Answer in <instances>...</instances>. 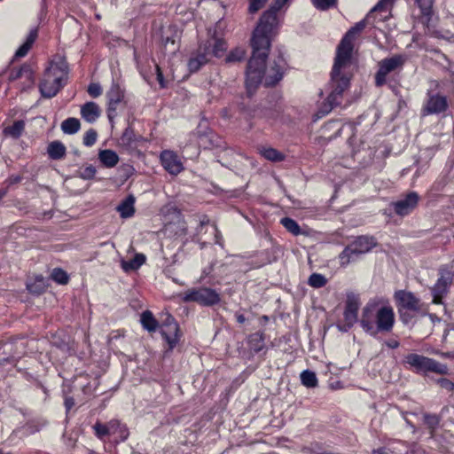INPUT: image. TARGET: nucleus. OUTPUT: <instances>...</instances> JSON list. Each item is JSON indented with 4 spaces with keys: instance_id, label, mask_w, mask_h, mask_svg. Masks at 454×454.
<instances>
[{
    "instance_id": "5fc2aeb1",
    "label": "nucleus",
    "mask_w": 454,
    "mask_h": 454,
    "mask_svg": "<svg viewBox=\"0 0 454 454\" xmlns=\"http://www.w3.org/2000/svg\"><path fill=\"white\" fill-rule=\"evenodd\" d=\"M384 344L389 348H397L400 345L399 341L395 339L387 340Z\"/></svg>"
},
{
    "instance_id": "13d9d810",
    "label": "nucleus",
    "mask_w": 454,
    "mask_h": 454,
    "mask_svg": "<svg viewBox=\"0 0 454 454\" xmlns=\"http://www.w3.org/2000/svg\"><path fill=\"white\" fill-rule=\"evenodd\" d=\"M390 453H391L390 450L386 447H380L378 449H374L372 451V454H390Z\"/></svg>"
},
{
    "instance_id": "bb28decb",
    "label": "nucleus",
    "mask_w": 454,
    "mask_h": 454,
    "mask_svg": "<svg viewBox=\"0 0 454 454\" xmlns=\"http://www.w3.org/2000/svg\"><path fill=\"white\" fill-rule=\"evenodd\" d=\"M81 128L80 121L74 117H69L62 121L61 129L65 134L72 135L79 131Z\"/></svg>"
},
{
    "instance_id": "603ef678",
    "label": "nucleus",
    "mask_w": 454,
    "mask_h": 454,
    "mask_svg": "<svg viewBox=\"0 0 454 454\" xmlns=\"http://www.w3.org/2000/svg\"><path fill=\"white\" fill-rule=\"evenodd\" d=\"M155 67H156L157 80H158L160 87L165 88L167 86V83L164 80L163 74L160 70V67L157 64L155 65Z\"/></svg>"
},
{
    "instance_id": "4c0bfd02",
    "label": "nucleus",
    "mask_w": 454,
    "mask_h": 454,
    "mask_svg": "<svg viewBox=\"0 0 454 454\" xmlns=\"http://www.w3.org/2000/svg\"><path fill=\"white\" fill-rule=\"evenodd\" d=\"M97 173V169L93 165H86L77 170L76 176L83 180L92 179Z\"/></svg>"
},
{
    "instance_id": "f3484780",
    "label": "nucleus",
    "mask_w": 454,
    "mask_h": 454,
    "mask_svg": "<svg viewBox=\"0 0 454 454\" xmlns=\"http://www.w3.org/2000/svg\"><path fill=\"white\" fill-rule=\"evenodd\" d=\"M380 321L377 325H374L375 336L379 333H389L392 331L395 324V313L394 309L389 305H384L382 313L380 315Z\"/></svg>"
},
{
    "instance_id": "a211bd4d",
    "label": "nucleus",
    "mask_w": 454,
    "mask_h": 454,
    "mask_svg": "<svg viewBox=\"0 0 454 454\" xmlns=\"http://www.w3.org/2000/svg\"><path fill=\"white\" fill-rule=\"evenodd\" d=\"M395 298L397 305L412 311H418L420 309V301L412 293L399 290L395 292Z\"/></svg>"
},
{
    "instance_id": "8fccbe9b",
    "label": "nucleus",
    "mask_w": 454,
    "mask_h": 454,
    "mask_svg": "<svg viewBox=\"0 0 454 454\" xmlns=\"http://www.w3.org/2000/svg\"><path fill=\"white\" fill-rule=\"evenodd\" d=\"M317 449H320L317 443H311L309 446L301 447L300 451L301 454H315Z\"/></svg>"
},
{
    "instance_id": "ddd939ff",
    "label": "nucleus",
    "mask_w": 454,
    "mask_h": 454,
    "mask_svg": "<svg viewBox=\"0 0 454 454\" xmlns=\"http://www.w3.org/2000/svg\"><path fill=\"white\" fill-rule=\"evenodd\" d=\"M160 333L168 345V348L173 349L179 341V327L175 318L169 315H166V318L162 323Z\"/></svg>"
},
{
    "instance_id": "864d4df0",
    "label": "nucleus",
    "mask_w": 454,
    "mask_h": 454,
    "mask_svg": "<svg viewBox=\"0 0 454 454\" xmlns=\"http://www.w3.org/2000/svg\"><path fill=\"white\" fill-rule=\"evenodd\" d=\"M213 229H214V233H215V243L218 244L219 246L223 247V237H222L221 232L218 231L217 227L215 224L213 225Z\"/></svg>"
},
{
    "instance_id": "052dcab7",
    "label": "nucleus",
    "mask_w": 454,
    "mask_h": 454,
    "mask_svg": "<svg viewBox=\"0 0 454 454\" xmlns=\"http://www.w3.org/2000/svg\"><path fill=\"white\" fill-rule=\"evenodd\" d=\"M422 450L418 446H413L406 454H422Z\"/></svg>"
},
{
    "instance_id": "680f3d73",
    "label": "nucleus",
    "mask_w": 454,
    "mask_h": 454,
    "mask_svg": "<svg viewBox=\"0 0 454 454\" xmlns=\"http://www.w3.org/2000/svg\"><path fill=\"white\" fill-rule=\"evenodd\" d=\"M214 265L215 264L212 263L210 266L205 268L202 271V277L209 276L211 274V272L213 271Z\"/></svg>"
},
{
    "instance_id": "b1692460",
    "label": "nucleus",
    "mask_w": 454,
    "mask_h": 454,
    "mask_svg": "<svg viewBox=\"0 0 454 454\" xmlns=\"http://www.w3.org/2000/svg\"><path fill=\"white\" fill-rule=\"evenodd\" d=\"M98 159L106 168H114L119 161L118 154L110 149L100 150Z\"/></svg>"
},
{
    "instance_id": "4468645a",
    "label": "nucleus",
    "mask_w": 454,
    "mask_h": 454,
    "mask_svg": "<svg viewBox=\"0 0 454 454\" xmlns=\"http://www.w3.org/2000/svg\"><path fill=\"white\" fill-rule=\"evenodd\" d=\"M418 202L419 195L416 192H411L405 197L392 202L389 205V208L396 215L405 216L412 212V210L417 207Z\"/></svg>"
},
{
    "instance_id": "f8f14e48",
    "label": "nucleus",
    "mask_w": 454,
    "mask_h": 454,
    "mask_svg": "<svg viewBox=\"0 0 454 454\" xmlns=\"http://www.w3.org/2000/svg\"><path fill=\"white\" fill-rule=\"evenodd\" d=\"M108 99L107 117L111 122L117 115V110L123 105L124 90L121 86L113 82L110 90L106 93Z\"/></svg>"
},
{
    "instance_id": "338daca9",
    "label": "nucleus",
    "mask_w": 454,
    "mask_h": 454,
    "mask_svg": "<svg viewBox=\"0 0 454 454\" xmlns=\"http://www.w3.org/2000/svg\"><path fill=\"white\" fill-rule=\"evenodd\" d=\"M237 321L240 324L244 323L246 321V317L244 315H237Z\"/></svg>"
},
{
    "instance_id": "e433bc0d",
    "label": "nucleus",
    "mask_w": 454,
    "mask_h": 454,
    "mask_svg": "<svg viewBox=\"0 0 454 454\" xmlns=\"http://www.w3.org/2000/svg\"><path fill=\"white\" fill-rule=\"evenodd\" d=\"M27 286L31 293L41 294L46 288L47 284L45 278L39 275L35 277L34 283L27 284Z\"/></svg>"
},
{
    "instance_id": "c756f323",
    "label": "nucleus",
    "mask_w": 454,
    "mask_h": 454,
    "mask_svg": "<svg viewBox=\"0 0 454 454\" xmlns=\"http://www.w3.org/2000/svg\"><path fill=\"white\" fill-rule=\"evenodd\" d=\"M283 113V108L280 105L277 104L273 107L265 108L262 110V117L265 118L270 123H273L277 121L281 114Z\"/></svg>"
},
{
    "instance_id": "3c124183",
    "label": "nucleus",
    "mask_w": 454,
    "mask_h": 454,
    "mask_svg": "<svg viewBox=\"0 0 454 454\" xmlns=\"http://www.w3.org/2000/svg\"><path fill=\"white\" fill-rule=\"evenodd\" d=\"M21 80H23L22 90L31 88L35 83V75L33 69L31 68V76L29 78H22Z\"/></svg>"
},
{
    "instance_id": "f257e3e1",
    "label": "nucleus",
    "mask_w": 454,
    "mask_h": 454,
    "mask_svg": "<svg viewBox=\"0 0 454 454\" xmlns=\"http://www.w3.org/2000/svg\"><path fill=\"white\" fill-rule=\"evenodd\" d=\"M289 1L275 0L270 9L263 12L253 32V54L248 60L246 72V87L249 95L253 94L262 81L265 86H273L283 78L286 61L282 53L270 62L269 67H266L265 64L271 40L276 35L277 12Z\"/></svg>"
},
{
    "instance_id": "37998d69",
    "label": "nucleus",
    "mask_w": 454,
    "mask_h": 454,
    "mask_svg": "<svg viewBox=\"0 0 454 454\" xmlns=\"http://www.w3.org/2000/svg\"><path fill=\"white\" fill-rule=\"evenodd\" d=\"M97 137V131L93 129H89L83 136V145L88 147L92 146L96 143Z\"/></svg>"
},
{
    "instance_id": "79ce46f5",
    "label": "nucleus",
    "mask_w": 454,
    "mask_h": 454,
    "mask_svg": "<svg viewBox=\"0 0 454 454\" xmlns=\"http://www.w3.org/2000/svg\"><path fill=\"white\" fill-rule=\"evenodd\" d=\"M51 278L61 285L67 284L68 282V276L65 270L59 268L53 269L51 272Z\"/></svg>"
},
{
    "instance_id": "a19ab883",
    "label": "nucleus",
    "mask_w": 454,
    "mask_h": 454,
    "mask_svg": "<svg viewBox=\"0 0 454 454\" xmlns=\"http://www.w3.org/2000/svg\"><path fill=\"white\" fill-rule=\"evenodd\" d=\"M424 423L430 429L431 433H433L440 424V418L434 414H425Z\"/></svg>"
},
{
    "instance_id": "6ab92c4d",
    "label": "nucleus",
    "mask_w": 454,
    "mask_h": 454,
    "mask_svg": "<svg viewBox=\"0 0 454 454\" xmlns=\"http://www.w3.org/2000/svg\"><path fill=\"white\" fill-rule=\"evenodd\" d=\"M100 115L101 109L99 106L95 102H87L81 107V116L85 121L89 123L95 122Z\"/></svg>"
},
{
    "instance_id": "4d7b16f0",
    "label": "nucleus",
    "mask_w": 454,
    "mask_h": 454,
    "mask_svg": "<svg viewBox=\"0 0 454 454\" xmlns=\"http://www.w3.org/2000/svg\"><path fill=\"white\" fill-rule=\"evenodd\" d=\"M208 219L207 217H204L202 220H200V226L198 227L197 231V236H199L201 232H203L206 225L208 223Z\"/></svg>"
},
{
    "instance_id": "c9c22d12",
    "label": "nucleus",
    "mask_w": 454,
    "mask_h": 454,
    "mask_svg": "<svg viewBox=\"0 0 454 454\" xmlns=\"http://www.w3.org/2000/svg\"><path fill=\"white\" fill-rule=\"evenodd\" d=\"M301 381L307 387H315L317 386V378L315 372L305 370L301 373Z\"/></svg>"
},
{
    "instance_id": "393cba45",
    "label": "nucleus",
    "mask_w": 454,
    "mask_h": 454,
    "mask_svg": "<svg viewBox=\"0 0 454 454\" xmlns=\"http://www.w3.org/2000/svg\"><path fill=\"white\" fill-rule=\"evenodd\" d=\"M145 256L143 254H137L133 259L129 261L121 260V266L125 272L137 270L145 262Z\"/></svg>"
},
{
    "instance_id": "2f4dec72",
    "label": "nucleus",
    "mask_w": 454,
    "mask_h": 454,
    "mask_svg": "<svg viewBox=\"0 0 454 454\" xmlns=\"http://www.w3.org/2000/svg\"><path fill=\"white\" fill-rule=\"evenodd\" d=\"M30 76L31 66L28 64H24L19 69H12L10 73L9 79L11 81H16L22 78H29Z\"/></svg>"
},
{
    "instance_id": "4be33fe9",
    "label": "nucleus",
    "mask_w": 454,
    "mask_h": 454,
    "mask_svg": "<svg viewBox=\"0 0 454 454\" xmlns=\"http://www.w3.org/2000/svg\"><path fill=\"white\" fill-rule=\"evenodd\" d=\"M38 35L37 28H33L29 31V34L27 35L26 41L24 43L19 47V49L15 52L16 58H23L25 57L29 50L31 49L33 43L36 40Z\"/></svg>"
},
{
    "instance_id": "7c9ffc66",
    "label": "nucleus",
    "mask_w": 454,
    "mask_h": 454,
    "mask_svg": "<svg viewBox=\"0 0 454 454\" xmlns=\"http://www.w3.org/2000/svg\"><path fill=\"white\" fill-rule=\"evenodd\" d=\"M249 347L254 352H260L264 348V336L262 333H254L249 336L248 339Z\"/></svg>"
},
{
    "instance_id": "473e14b6",
    "label": "nucleus",
    "mask_w": 454,
    "mask_h": 454,
    "mask_svg": "<svg viewBox=\"0 0 454 454\" xmlns=\"http://www.w3.org/2000/svg\"><path fill=\"white\" fill-rule=\"evenodd\" d=\"M321 130H322V134L324 136L326 135L327 131H332L333 130V134L328 136V138L332 139L333 137H337L338 136H340V133L341 131V125H340L339 121L333 120V121H330L326 122L322 127Z\"/></svg>"
},
{
    "instance_id": "cd10ccee",
    "label": "nucleus",
    "mask_w": 454,
    "mask_h": 454,
    "mask_svg": "<svg viewBox=\"0 0 454 454\" xmlns=\"http://www.w3.org/2000/svg\"><path fill=\"white\" fill-rule=\"evenodd\" d=\"M141 324L148 332H155L158 328V322L153 313L149 310L144 311L141 315Z\"/></svg>"
},
{
    "instance_id": "20e7f679",
    "label": "nucleus",
    "mask_w": 454,
    "mask_h": 454,
    "mask_svg": "<svg viewBox=\"0 0 454 454\" xmlns=\"http://www.w3.org/2000/svg\"><path fill=\"white\" fill-rule=\"evenodd\" d=\"M208 35L209 38L199 45L197 51L188 61V69L192 73L200 70V68L208 63L213 57H223L227 50L226 42L216 35L215 30L212 33L209 29Z\"/></svg>"
},
{
    "instance_id": "412c9836",
    "label": "nucleus",
    "mask_w": 454,
    "mask_h": 454,
    "mask_svg": "<svg viewBox=\"0 0 454 454\" xmlns=\"http://www.w3.org/2000/svg\"><path fill=\"white\" fill-rule=\"evenodd\" d=\"M136 199L130 194L124 200L121 201L120 205L117 207V211L120 213V215L122 218H129L135 213V205Z\"/></svg>"
},
{
    "instance_id": "f03ea898",
    "label": "nucleus",
    "mask_w": 454,
    "mask_h": 454,
    "mask_svg": "<svg viewBox=\"0 0 454 454\" xmlns=\"http://www.w3.org/2000/svg\"><path fill=\"white\" fill-rule=\"evenodd\" d=\"M393 1L380 0L366 17L352 27L340 41L337 47L336 57L331 73L332 90L327 97L325 104L320 110L323 115L328 114L333 107L340 104L342 94L349 86L350 75L348 68L351 65V56L354 48L353 41L356 35L362 32L367 24L372 22L375 12H387Z\"/></svg>"
},
{
    "instance_id": "5701e85b",
    "label": "nucleus",
    "mask_w": 454,
    "mask_h": 454,
    "mask_svg": "<svg viewBox=\"0 0 454 454\" xmlns=\"http://www.w3.org/2000/svg\"><path fill=\"white\" fill-rule=\"evenodd\" d=\"M66 146L60 141L55 140L51 142L47 147V153L52 160H61L66 155Z\"/></svg>"
},
{
    "instance_id": "69168bd1",
    "label": "nucleus",
    "mask_w": 454,
    "mask_h": 454,
    "mask_svg": "<svg viewBox=\"0 0 454 454\" xmlns=\"http://www.w3.org/2000/svg\"><path fill=\"white\" fill-rule=\"evenodd\" d=\"M131 133H132V131L130 129H127L125 130V132L123 133V138L127 137V139L129 141Z\"/></svg>"
},
{
    "instance_id": "7ed1b4c3",
    "label": "nucleus",
    "mask_w": 454,
    "mask_h": 454,
    "mask_svg": "<svg viewBox=\"0 0 454 454\" xmlns=\"http://www.w3.org/2000/svg\"><path fill=\"white\" fill-rule=\"evenodd\" d=\"M68 66L60 56L51 60L45 69L39 83V90L43 98H51L67 84Z\"/></svg>"
},
{
    "instance_id": "a18cd8bd",
    "label": "nucleus",
    "mask_w": 454,
    "mask_h": 454,
    "mask_svg": "<svg viewBox=\"0 0 454 454\" xmlns=\"http://www.w3.org/2000/svg\"><path fill=\"white\" fill-rule=\"evenodd\" d=\"M416 2L423 15H430L434 0H416Z\"/></svg>"
},
{
    "instance_id": "e2e57ef3",
    "label": "nucleus",
    "mask_w": 454,
    "mask_h": 454,
    "mask_svg": "<svg viewBox=\"0 0 454 454\" xmlns=\"http://www.w3.org/2000/svg\"><path fill=\"white\" fill-rule=\"evenodd\" d=\"M162 42L165 44V46H167L168 43L174 44L176 42V39L173 37L167 36L166 38L162 37Z\"/></svg>"
},
{
    "instance_id": "39448f33",
    "label": "nucleus",
    "mask_w": 454,
    "mask_h": 454,
    "mask_svg": "<svg viewBox=\"0 0 454 454\" xmlns=\"http://www.w3.org/2000/svg\"><path fill=\"white\" fill-rule=\"evenodd\" d=\"M404 363L418 374L427 375L429 372H434L440 375H445L449 372L446 364L416 353L408 354L404 358Z\"/></svg>"
},
{
    "instance_id": "bf43d9fd",
    "label": "nucleus",
    "mask_w": 454,
    "mask_h": 454,
    "mask_svg": "<svg viewBox=\"0 0 454 454\" xmlns=\"http://www.w3.org/2000/svg\"><path fill=\"white\" fill-rule=\"evenodd\" d=\"M74 405V401L72 397H67L65 400V406L67 411H69Z\"/></svg>"
},
{
    "instance_id": "49530a36",
    "label": "nucleus",
    "mask_w": 454,
    "mask_h": 454,
    "mask_svg": "<svg viewBox=\"0 0 454 454\" xmlns=\"http://www.w3.org/2000/svg\"><path fill=\"white\" fill-rule=\"evenodd\" d=\"M436 383L442 388L447 390L448 392H453L454 391V382L451 380L446 379V378H440L436 380Z\"/></svg>"
},
{
    "instance_id": "72a5a7b5",
    "label": "nucleus",
    "mask_w": 454,
    "mask_h": 454,
    "mask_svg": "<svg viewBox=\"0 0 454 454\" xmlns=\"http://www.w3.org/2000/svg\"><path fill=\"white\" fill-rule=\"evenodd\" d=\"M280 223L290 233L294 236L304 234L298 223L292 218L284 217L280 220Z\"/></svg>"
},
{
    "instance_id": "dca6fc26",
    "label": "nucleus",
    "mask_w": 454,
    "mask_h": 454,
    "mask_svg": "<svg viewBox=\"0 0 454 454\" xmlns=\"http://www.w3.org/2000/svg\"><path fill=\"white\" fill-rule=\"evenodd\" d=\"M160 161L165 170L171 175L176 176L184 169L182 161L172 151H163L160 153Z\"/></svg>"
},
{
    "instance_id": "58836bf2",
    "label": "nucleus",
    "mask_w": 454,
    "mask_h": 454,
    "mask_svg": "<svg viewBox=\"0 0 454 454\" xmlns=\"http://www.w3.org/2000/svg\"><path fill=\"white\" fill-rule=\"evenodd\" d=\"M327 279L325 277L319 273H313L308 280V284L314 288H320L325 286Z\"/></svg>"
},
{
    "instance_id": "de8ad7c7",
    "label": "nucleus",
    "mask_w": 454,
    "mask_h": 454,
    "mask_svg": "<svg viewBox=\"0 0 454 454\" xmlns=\"http://www.w3.org/2000/svg\"><path fill=\"white\" fill-rule=\"evenodd\" d=\"M266 4V0H249V12L254 13L262 9Z\"/></svg>"
},
{
    "instance_id": "6e6d98bb",
    "label": "nucleus",
    "mask_w": 454,
    "mask_h": 454,
    "mask_svg": "<svg viewBox=\"0 0 454 454\" xmlns=\"http://www.w3.org/2000/svg\"><path fill=\"white\" fill-rule=\"evenodd\" d=\"M220 115L222 118L225 119V120H231V117H232V114H231V109L225 107V108H223L220 112Z\"/></svg>"
},
{
    "instance_id": "2eb2a0df",
    "label": "nucleus",
    "mask_w": 454,
    "mask_h": 454,
    "mask_svg": "<svg viewBox=\"0 0 454 454\" xmlns=\"http://www.w3.org/2000/svg\"><path fill=\"white\" fill-rule=\"evenodd\" d=\"M448 108L447 98L440 94H429L422 108L423 115L439 114Z\"/></svg>"
},
{
    "instance_id": "6e6552de",
    "label": "nucleus",
    "mask_w": 454,
    "mask_h": 454,
    "mask_svg": "<svg viewBox=\"0 0 454 454\" xmlns=\"http://www.w3.org/2000/svg\"><path fill=\"white\" fill-rule=\"evenodd\" d=\"M180 296L184 302H197L203 306H213L220 302V294L208 287L190 288Z\"/></svg>"
},
{
    "instance_id": "c03bdc74",
    "label": "nucleus",
    "mask_w": 454,
    "mask_h": 454,
    "mask_svg": "<svg viewBox=\"0 0 454 454\" xmlns=\"http://www.w3.org/2000/svg\"><path fill=\"white\" fill-rule=\"evenodd\" d=\"M337 0H311L313 5L318 10H327L335 5Z\"/></svg>"
},
{
    "instance_id": "c85d7f7f",
    "label": "nucleus",
    "mask_w": 454,
    "mask_h": 454,
    "mask_svg": "<svg viewBox=\"0 0 454 454\" xmlns=\"http://www.w3.org/2000/svg\"><path fill=\"white\" fill-rule=\"evenodd\" d=\"M259 152L262 156L270 161L278 162L285 159V155L282 153L272 147H261L259 148Z\"/></svg>"
},
{
    "instance_id": "09e8293b",
    "label": "nucleus",
    "mask_w": 454,
    "mask_h": 454,
    "mask_svg": "<svg viewBox=\"0 0 454 454\" xmlns=\"http://www.w3.org/2000/svg\"><path fill=\"white\" fill-rule=\"evenodd\" d=\"M88 93L92 98H98L102 94V88L98 83H90L88 87Z\"/></svg>"
},
{
    "instance_id": "9d476101",
    "label": "nucleus",
    "mask_w": 454,
    "mask_h": 454,
    "mask_svg": "<svg viewBox=\"0 0 454 454\" xmlns=\"http://www.w3.org/2000/svg\"><path fill=\"white\" fill-rule=\"evenodd\" d=\"M361 302L359 296L354 293L347 294L344 309V323L338 325V328L341 332H348L358 320V310Z\"/></svg>"
},
{
    "instance_id": "9b49d317",
    "label": "nucleus",
    "mask_w": 454,
    "mask_h": 454,
    "mask_svg": "<svg viewBox=\"0 0 454 454\" xmlns=\"http://www.w3.org/2000/svg\"><path fill=\"white\" fill-rule=\"evenodd\" d=\"M384 305L376 302H369L363 309L360 325L364 332L375 336V327L380 321V315L382 313Z\"/></svg>"
},
{
    "instance_id": "aec40b11",
    "label": "nucleus",
    "mask_w": 454,
    "mask_h": 454,
    "mask_svg": "<svg viewBox=\"0 0 454 454\" xmlns=\"http://www.w3.org/2000/svg\"><path fill=\"white\" fill-rule=\"evenodd\" d=\"M109 424V430H110V436H114L115 441H125L129 436V431L128 428L124 424H121L117 419H113L108 422Z\"/></svg>"
},
{
    "instance_id": "423d86ee",
    "label": "nucleus",
    "mask_w": 454,
    "mask_h": 454,
    "mask_svg": "<svg viewBox=\"0 0 454 454\" xmlns=\"http://www.w3.org/2000/svg\"><path fill=\"white\" fill-rule=\"evenodd\" d=\"M377 242L372 236H359L340 254V262L341 265H348L350 262L356 260L361 254L370 252Z\"/></svg>"
},
{
    "instance_id": "0eeeda50",
    "label": "nucleus",
    "mask_w": 454,
    "mask_h": 454,
    "mask_svg": "<svg viewBox=\"0 0 454 454\" xmlns=\"http://www.w3.org/2000/svg\"><path fill=\"white\" fill-rule=\"evenodd\" d=\"M454 278V264L442 265L438 270V279L434 286L431 288L433 295V302L441 304L442 299L449 293Z\"/></svg>"
},
{
    "instance_id": "f704fd0d",
    "label": "nucleus",
    "mask_w": 454,
    "mask_h": 454,
    "mask_svg": "<svg viewBox=\"0 0 454 454\" xmlns=\"http://www.w3.org/2000/svg\"><path fill=\"white\" fill-rule=\"evenodd\" d=\"M246 51L243 48L237 47L231 51L225 58V62L234 64L242 61L245 59Z\"/></svg>"
},
{
    "instance_id": "774afa93",
    "label": "nucleus",
    "mask_w": 454,
    "mask_h": 454,
    "mask_svg": "<svg viewBox=\"0 0 454 454\" xmlns=\"http://www.w3.org/2000/svg\"><path fill=\"white\" fill-rule=\"evenodd\" d=\"M7 194V189H0V201L5 197Z\"/></svg>"
},
{
    "instance_id": "1a4fd4ad",
    "label": "nucleus",
    "mask_w": 454,
    "mask_h": 454,
    "mask_svg": "<svg viewBox=\"0 0 454 454\" xmlns=\"http://www.w3.org/2000/svg\"><path fill=\"white\" fill-rule=\"evenodd\" d=\"M407 61V57L403 54H395L390 58H385L379 62V69L375 74V84L381 87L387 82V76L390 73L403 69Z\"/></svg>"
},
{
    "instance_id": "ea45409f",
    "label": "nucleus",
    "mask_w": 454,
    "mask_h": 454,
    "mask_svg": "<svg viewBox=\"0 0 454 454\" xmlns=\"http://www.w3.org/2000/svg\"><path fill=\"white\" fill-rule=\"evenodd\" d=\"M93 429H94L95 434L99 439H104L106 436H110L111 435L110 430H109V424L108 423L103 424L101 422H97L93 426Z\"/></svg>"
},
{
    "instance_id": "a878e982",
    "label": "nucleus",
    "mask_w": 454,
    "mask_h": 454,
    "mask_svg": "<svg viewBox=\"0 0 454 454\" xmlns=\"http://www.w3.org/2000/svg\"><path fill=\"white\" fill-rule=\"evenodd\" d=\"M25 129V122L23 121H16L12 125L6 126L4 129V135L14 139L19 138Z\"/></svg>"
},
{
    "instance_id": "0e129e2a",
    "label": "nucleus",
    "mask_w": 454,
    "mask_h": 454,
    "mask_svg": "<svg viewBox=\"0 0 454 454\" xmlns=\"http://www.w3.org/2000/svg\"><path fill=\"white\" fill-rule=\"evenodd\" d=\"M82 391H83V393H84V394H86V395L91 394V393H92V391H91L90 385V384H88V385L84 386V387H82Z\"/></svg>"
}]
</instances>
